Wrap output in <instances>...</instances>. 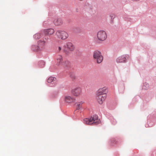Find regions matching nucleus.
<instances>
[{
    "mask_svg": "<svg viewBox=\"0 0 156 156\" xmlns=\"http://www.w3.org/2000/svg\"><path fill=\"white\" fill-rule=\"evenodd\" d=\"M100 122V119L98 118V116L94 115L90 118H86L84 119V122L86 124L91 125L93 123L97 124Z\"/></svg>",
    "mask_w": 156,
    "mask_h": 156,
    "instance_id": "1",
    "label": "nucleus"
},
{
    "mask_svg": "<svg viewBox=\"0 0 156 156\" xmlns=\"http://www.w3.org/2000/svg\"><path fill=\"white\" fill-rule=\"evenodd\" d=\"M93 58L98 63H101L103 60V57L101 52L98 51H95L94 52Z\"/></svg>",
    "mask_w": 156,
    "mask_h": 156,
    "instance_id": "2",
    "label": "nucleus"
},
{
    "mask_svg": "<svg viewBox=\"0 0 156 156\" xmlns=\"http://www.w3.org/2000/svg\"><path fill=\"white\" fill-rule=\"evenodd\" d=\"M71 93L74 96L79 97L82 94V89L79 87H76L71 90Z\"/></svg>",
    "mask_w": 156,
    "mask_h": 156,
    "instance_id": "3",
    "label": "nucleus"
},
{
    "mask_svg": "<svg viewBox=\"0 0 156 156\" xmlns=\"http://www.w3.org/2000/svg\"><path fill=\"white\" fill-rule=\"evenodd\" d=\"M56 34L59 38L65 39L68 36L67 33L64 31L58 30L56 33Z\"/></svg>",
    "mask_w": 156,
    "mask_h": 156,
    "instance_id": "4",
    "label": "nucleus"
},
{
    "mask_svg": "<svg viewBox=\"0 0 156 156\" xmlns=\"http://www.w3.org/2000/svg\"><path fill=\"white\" fill-rule=\"evenodd\" d=\"M97 37L100 41H104L106 39L107 36L106 33L105 31L101 30L98 32Z\"/></svg>",
    "mask_w": 156,
    "mask_h": 156,
    "instance_id": "5",
    "label": "nucleus"
},
{
    "mask_svg": "<svg viewBox=\"0 0 156 156\" xmlns=\"http://www.w3.org/2000/svg\"><path fill=\"white\" fill-rule=\"evenodd\" d=\"M106 97V94H103V95H97V99L100 104H102L105 101Z\"/></svg>",
    "mask_w": 156,
    "mask_h": 156,
    "instance_id": "6",
    "label": "nucleus"
},
{
    "mask_svg": "<svg viewBox=\"0 0 156 156\" xmlns=\"http://www.w3.org/2000/svg\"><path fill=\"white\" fill-rule=\"evenodd\" d=\"M66 48L69 51H74L75 49V47L74 45L72 43L68 42L67 43L66 45L65 46Z\"/></svg>",
    "mask_w": 156,
    "mask_h": 156,
    "instance_id": "7",
    "label": "nucleus"
},
{
    "mask_svg": "<svg viewBox=\"0 0 156 156\" xmlns=\"http://www.w3.org/2000/svg\"><path fill=\"white\" fill-rule=\"evenodd\" d=\"M107 92V89L106 88H101L97 91V95H103V94H106Z\"/></svg>",
    "mask_w": 156,
    "mask_h": 156,
    "instance_id": "8",
    "label": "nucleus"
},
{
    "mask_svg": "<svg viewBox=\"0 0 156 156\" xmlns=\"http://www.w3.org/2000/svg\"><path fill=\"white\" fill-rule=\"evenodd\" d=\"M64 100L65 102L68 103H71L73 102L74 101V98L71 96L66 95L65 96Z\"/></svg>",
    "mask_w": 156,
    "mask_h": 156,
    "instance_id": "9",
    "label": "nucleus"
},
{
    "mask_svg": "<svg viewBox=\"0 0 156 156\" xmlns=\"http://www.w3.org/2000/svg\"><path fill=\"white\" fill-rule=\"evenodd\" d=\"M53 22L55 25L60 26L63 24V21L60 18H57L54 20Z\"/></svg>",
    "mask_w": 156,
    "mask_h": 156,
    "instance_id": "10",
    "label": "nucleus"
},
{
    "mask_svg": "<svg viewBox=\"0 0 156 156\" xmlns=\"http://www.w3.org/2000/svg\"><path fill=\"white\" fill-rule=\"evenodd\" d=\"M44 32L45 35H49L53 34L54 32V30L52 29H49L44 30Z\"/></svg>",
    "mask_w": 156,
    "mask_h": 156,
    "instance_id": "11",
    "label": "nucleus"
},
{
    "mask_svg": "<svg viewBox=\"0 0 156 156\" xmlns=\"http://www.w3.org/2000/svg\"><path fill=\"white\" fill-rule=\"evenodd\" d=\"M126 58L123 56H121L118 58L116 59L117 62H125Z\"/></svg>",
    "mask_w": 156,
    "mask_h": 156,
    "instance_id": "12",
    "label": "nucleus"
},
{
    "mask_svg": "<svg viewBox=\"0 0 156 156\" xmlns=\"http://www.w3.org/2000/svg\"><path fill=\"white\" fill-rule=\"evenodd\" d=\"M56 80V78L55 77H50L47 79V82L49 83H51L53 82H55Z\"/></svg>",
    "mask_w": 156,
    "mask_h": 156,
    "instance_id": "13",
    "label": "nucleus"
},
{
    "mask_svg": "<svg viewBox=\"0 0 156 156\" xmlns=\"http://www.w3.org/2000/svg\"><path fill=\"white\" fill-rule=\"evenodd\" d=\"M62 57L61 55H58L57 58V64L59 65L62 61Z\"/></svg>",
    "mask_w": 156,
    "mask_h": 156,
    "instance_id": "14",
    "label": "nucleus"
},
{
    "mask_svg": "<svg viewBox=\"0 0 156 156\" xmlns=\"http://www.w3.org/2000/svg\"><path fill=\"white\" fill-rule=\"evenodd\" d=\"M83 102L82 101L79 102L78 103H76L75 105H76V108L77 109H79L81 108L82 107V105L83 104Z\"/></svg>",
    "mask_w": 156,
    "mask_h": 156,
    "instance_id": "15",
    "label": "nucleus"
},
{
    "mask_svg": "<svg viewBox=\"0 0 156 156\" xmlns=\"http://www.w3.org/2000/svg\"><path fill=\"white\" fill-rule=\"evenodd\" d=\"M32 48L34 51H38L40 50V49L39 47L35 45L32 46Z\"/></svg>",
    "mask_w": 156,
    "mask_h": 156,
    "instance_id": "16",
    "label": "nucleus"
},
{
    "mask_svg": "<svg viewBox=\"0 0 156 156\" xmlns=\"http://www.w3.org/2000/svg\"><path fill=\"white\" fill-rule=\"evenodd\" d=\"M41 37V35L40 34L38 33L35 34L34 36V38L35 39H39Z\"/></svg>",
    "mask_w": 156,
    "mask_h": 156,
    "instance_id": "17",
    "label": "nucleus"
},
{
    "mask_svg": "<svg viewBox=\"0 0 156 156\" xmlns=\"http://www.w3.org/2000/svg\"><path fill=\"white\" fill-rule=\"evenodd\" d=\"M45 41H41V40L39 41L38 42V45H41L42 46L45 45Z\"/></svg>",
    "mask_w": 156,
    "mask_h": 156,
    "instance_id": "18",
    "label": "nucleus"
},
{
    "mask_svg": "<svg viewBox=\"0 0 156 156\" xmlns=\"http://www.w3.org/2000/svg\"><path fill=\"white\" fill-rule=\"evenodd\" d=\"M146 85L143 86V89L144 90H146L148 89L149 87V85L148 84H145Z\"/></svg>",
    "mask_w": 156,
    "mask_h": 156,
    "instance_id": "19",
    "label": "nucleus"
},
{
    "mask_svg": "<svg viewBox=\"0 0 156 156\" xmlns=\"http://www.w3.org/2000/svg\"><path fill=\"white\" fill-rule=\"evenodd\" d=\"M61 49V48L60 47H58V50L59 51H60Z\"/></svg>",
    "mask_w": 156,
    "mask_h": 156,
    "instance_id": "20",
    "label": "nucleus"
},
{
    "mask_svg": "<svg viewBox=\"0 0 156 156\" xmlns=\"http://www.w3.org/2000/svg\"><path fill=\"white\" fill-rule=\"evenodd\" d=\"M40 62L42 63V64H44V62L43 61H41Z\"/></svg>",
    "mask_w": 156,
    "mask_h": 156,
    "instance_id": "21",
    "label": "nucleus"
}]
</instances>
